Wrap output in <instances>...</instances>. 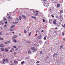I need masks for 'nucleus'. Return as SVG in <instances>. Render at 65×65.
<instances>
[{
  "label": "nucleus",
  "instance_id": "nucleus-58",
  "mask_svg": "<svg viewBox=\"0 0 65 65\" xmlns=\"http://www.w3.org/2000/svg\"><path fill=\"white\" fill-rule=\"evenodd\" d=\"M16 24H17L18 23V22H15V23Z\"/></svg>",
  "mask_w": 65,
  "mask_h": 65
},
{
  "label": "nucleus",
  "instance_id": "nucleus-9",
  "mask_svg": "<svg viewBox=\"0 0 65 65\" xmlns=\"http://www.w3.org/2000/svg\"><path fill=\"white\" fill-rule=\"evenodd\" d=\"M62 27H63V28H64V27H65V23H63L62 25Z\"/></svg>",
  "mask_w": 65,
  "mask_h": 65
},
{
  "label": "nucleus",
  "instance_id": "nucleus-36",
  "mask_svg": "<svg viewBox=\"0 0 65 65\" xmlns=\"http://www.w3.org/2000/svg\"><path fill=\"white\" fill-rule=\"evenodd\" d=\"M60 13H62L63 12V11H62L61 10H60Z\"/></svg>",
  "mask_w": 65,
  "mask_h": 65
},
{
  "label": "nucleus",
  "instance_id": "nucleus-31",
  "mask_svg": "<svg viewBox=\"0 0 65 65\" xmlns=\"http://www.w3.org/2000/svg\"><path fill=\"white\" fill-rule=\"evenodd\" d=\"M62 35L63 36H64V32H62Z\"/></svg>",
  "mask_w": 65,
  "mask_h": 65
},
{
  "label": "nucleus",
  "instance_id": "nucleus-57",
  "mask_svg": "<svg viewBox=\"0 0 65 65\" xmlns=\"http://www.w3.org/2000/svg\"><path fill=\"white\" fill-rule=\"evenodd\" d=\"M43 32V30H42L41 32Z\"/></svg>",
  "mask_w": 65,
  "mask_h": 65
},
{
  "label": "nucleus",
  "instance_id": "nucleus-14",
  "mask_svg": "<svg viewBox=\"0 0 65 65\" xmlns=\"http://www.w3.org/2000/svg\"><path fill=\"white\" fill-rule=\"evenodd\" d=\"M19 20H22V17L21 16H19Z\"/></svg>",
  "mask_w": 65,
  "mask_h": 65
},
{
  "label": "nucleus",
  "instance_id": "nucleus-8",
  "mask_svg": "<svg viewBox=\"0 0 65 65\" xmlns=\"http://www.w3.org/2000/svg\"><path fill=\"white\" fill-rule=\"evenodd\" d=\"M57 7L58 8H59L60 6V4H57Z\"/></svg>",
  "mask_w": 65,
  "mask_h": 65
},
{
  "label": "nucleus",
  "instance_id": "nucleus-37",
  "mask_svg": "<svg viewBox=\"0 0 65 65\" xmlns=\"http://www.w3.org/2000/svg\"><path fill=\"white\" fill-rule=\"evenodd\" d=\"M28 35L29 36H30V35H31V32H30L29 33Z\"/></svg>",
  "mask_w": 65,
  "mask_h": 65
},
{
  "label": "nucleus",
  "instance_id": "nucleus-42",
  "mask_svg": "<svg viewBox=\"0 0 65 65\" xmlns=\"http://www.w3.org/2000/svg\"><path fill=\"white\" fill-rule=\"evenodd\" d=\"M57 55H58V54H55L54 55V56H57Z\"/></svg>",
  "mask_w": 65,
  "mask_h": 65
},
{
  "label": "nucleus",
  "instance_id": "nucleus-24",
  "mask_svg": "<svg viewBox=\"0 0 65 65\" xmlns=\"http://www.w3.org/2000/svg\"><path fill=\"white\" fill-rule=\"evenodd\" d=\"M32 18H34L36 20V17H35L32 16Z\"/></svg>",
  "mask_w": 65,
  "mask_h": 65
},
{
  "label": "nucleus",
  "instance_id": "nucleus-55",
  "mask_svg": "<svg viewBox=\"0 0 65 65\" xmlns=\"http://www.w3.org/2000/svg\"><path fill=\"white\" fill-rule=\"evenodd\" d=\"M13 65V63L11 64H10V65Z\"/></svg>",
  "mask_w": 65,
  "mask_h": 65
},
{
  "label": "nucleus",
  "instance_id": "nucleus-63",
  "mask_svg": "<svg viewBox=\"0 0 65 65\" xmlns=\"http://www.w3.org/2000/svg\"><path fill=\"white\" fill-rule=\"evenodd\" d=\"M36 35H37V34H36Z\"/></svg>",
  "mask_w": 65,
  "mask_h": 65
},
{
  "label": "nucleus",
  "instance_id": "nucleus-53",
  "mask_svg": "<svg viewBox=\"0 0 65 65\" xmlns=\"http://www.w3.org/2000/svg\"><path fill=\"white\" fill-rule=\"evenodd\" d=\"M1 34H2V32H0V35H1Z\"/></svg>",
  "mask_w": 65,
  "mask_h": 65
},
{
  "label": "nucleus",
  "instance_id": "nucleus-16",
  "mask_svg": "<svg viewBox=\"0 0 65 65\" xmlns=\"http://www.w3.org/2000/svg\"><path fill=\"white\" fill-rule=\"evenodd\" d=\"M0 46L1 47H3L4 46V45L3 44H1L0 45Z\"/></svg>",
  "mask_w": 65,
  "mask_h": 65
},
{
  "label": "nucleus",
  "instance_id": "nucleus-51",
  "mask_svg": "<svg viewBox=\"0 0 65 65\" xmlns=\"http://www.w3.org/2000/svg\"><path fill=\"white\" fill-rule=\"evenodd\" d=\"M43 1L44 2H45V1H46V0H43Z\"/></svg>",
  "mask_w": 65,
  "mask_h": 65
},
{
  "label": "nucleus",
  "instance_id": "nucleus-34",
  "mask_svg": "<svg viewBox=\"0 0 65 65\" xmlns=\"http://www.w3.org/2000/svg\"><path fill=\"white\" fill-rule=\"evenodd\" d=\"M28 53L30 54V53H31V51L30 50H29L28 51Z\"/></svg>",
  "mask_w": 65,
  "mask_h": 65
},
{
  "label": "nucleus",
  "instance_id": "nucleus-25",
  "mask_svg": "<svg viewBox=\"0 0 65 65\" xmlns=\"http://www.w3.org/2000/svg\"><path fill=\"white\" fill-rule=\"evenodd\" d=\"M3 62L4 63L5 62V59H3Z\"/></svg>",
  "mask_w": 65,
  "mask_h": 65
},
{
  "label": "nucleus",
  "instance_id": "nucleus-13",
  "mask_svg": "<svg viewBox=\"0 0 65 65\" xmlns=\"http://www.w3.org/2000/svg\"><path fill=\"white\" fill-rule=\"evenodd\" d=\"M46 36H45L44 38H43V39L44 40H46Z\"/></svg>",
  "mask_w": 65,
  "mask_h": 65
},
{
  "label": "nucleus",
  "instance_id": "nucleus-38",
  "mask_svg": "<svg viewBox=\"0 0 65 65\" xmlns=\"http://www.w3.org/2000/svg\"><path fill=\"white\" fill-rule=\"evenodd\" d=\"M43 22H45V20H44V19H43Z\"/></svg>",
  "mask_w": 65,
  "mask_h": 65
},
{
  "label": "nucleus",
  "instance_id": "nucleus-6",
  "mask_svg": "<svg viewBox=\"0 0 65 65\" xmlns=\"http://www.w3.org/2000/svg\"><path fill=\"white\" fill-rule=\"evenodd\" d=\"M10 41H8L7 42H5V44H7V43H10Z\"/></svg>",
  "mask_w": 65,
  "mask_h": 65
},
{
  "label": "nucleus",
  "instance_id": "nucleus-33",
  "mask_svg": "<svg viewBox=\"0 0 65 65\" xmlns=\"http://www.w3.org/2000/svg\"><path fill=\"white\" fill-rule=\"evenodd\" d=\"M42 54V51H41L40 52V54L41 55V54Z\"/></svg>",
  "mask_w": 65,
  "mask_h": 65
},
{
  "label": "nucleus",
  "instance_id": "nucleus-50",
  "mask_svg": "<svg viewBox=\"0 0 65 65\" xmlns=\"http://www.w3.org/2000/svg\"><path fill=\"white\" fill-rule=\"evenodd\" d=\"M6 25H5L4 26V27H6Z\"/></svg>",
  "mask_w": 65,
  "mask_h": 65
},
{
  "label": "nucleus",
  "instance_id": "nucleus-62",
  "mask_svg": "<svg viewBox=\"0 0 65 65\" xmlns=\"http://www.w3.org/2000/svg\"><path fill=\"white\" fill-rule=\"evenodd\" d=\"M27 31H29V29H28Z\"/></svg>",
  "mask_w": 65,
  "mask_h": 65
},
{
  "label": "nucleus",
  "instance_id": "nucleus-56",
  "mask_svg": "<svg viewBox=\"0 0 65 65\" xmlns=\"http://www.w3.org/2000/svg\"><path fill=\"white\" fill-rule=\"evenodd\" d=\"M63 40H64V41H65V38H64L63 39Z\"/></svg>",
  "mask_w": 65,
  "mask_h": 65
},
{
  "label": "nucleus",
  "instance_id": "nucleus-2",
  "mask_svg": "<svg viewBox=\"0 0 65 65\" xmlns=\"http://www.w3.org/2000/svg\"><path fill=\"white\" fill-rule=\"evenodd\" d=\"M53 23L54 25H56L57 24V21L55 20H54Z\"/></svg>",
  "mask_w": 65,
  "mask_h": 65
},
{
  "label": "nucleus",
  "instance_id": "nucleus-60",
  "mask_svg": "<svg viewBox=\"0 0 65 65\" xmlns=\"http://www.w3.org/2000/svg\"><path fill=\"white\" fill-rule=\"evenodd\" d=\"M10 62H11V63H12V61H10Z\"/></svg>",
  "mask_w": 65,
  "mask_h": 65
},
{
  "label": "nucleus",
  "instance_id": "nucleus-43",
  "mask_svg": "<svg viewBox=\"0 0 65 65\" xmlns=\"http://www.w3.org/2000/svg\"><path fill=\"white\" fill-rule=\"evenodd\" d=\"M46 6H48V4L47 5V4H46Z\"/></svg>",
  "mask_w": 65,
  "mask_h": 65
},
{
  "label": "nucleus",
  "instance_id": "nucleus-5",
  "mask_svg": "<svg viewBox=\"0 0 65 65\" xmlns=\"http://www.w3.org/2000/svg\"><path fill=\"white\" fill-rule=\"evenodd\" d=\"M17 35H15L12 38V39H14V38H17Z\"/></svg>",
  "mask_w": 65,
  "mask_h": 65
},
{
  "label": "nucleus",
  "instance_id": "nucleus-46",
  "mask_svg": "<svg viewBox=\"0 0 65 65\" xmlns=\"http://www.w3.org/2000/svg\"><path fill=\"white\" fill-rule=\"evenodd\" d=\"M13 47H14V48H17V47H16V46H13Z\"/></svg>",
  "mask_w": 65,
  "mask_h": 65
},
{
  "label": "nucleus",
  "instance_id": "nucleus-64",
  "mask_svg": "<svg viewBox=\"0 0 65 65\" xmlns=\"http://www.w3.org/2000/svg\"><path fill=\"white\" fill-rule=\"evenodd\" d=\"M37 65H39V64H37Z\"/></svg>",
  "mask_w": 65,
  "mask_h": 65
},
{
  "label": "nucleus",
  "instance_id": "nucleus-26",
  "mask_svg": "<svg viewBox=\"0 0 65 65\" xmlns=\"http://www.w3.org/2000/svg\"><path fill=\"white\" fill-rule=\"evenodd\" d=\"M1 50L2 51H4V48H3L1 49Z\"/></svg>",
  "mask_w": 65,
  "mask_h": 65
},
{
  "label": "nucleus",
  "instance_id": "nucleus-19",
  "mask_svg": "<svg viewBox=\"0 0 65 65\" xmlns=\"http://www.w3.org/2000/svg\"><path fill=\"white\" fill-rule=\"evenodd\" d=\"M22 17L24 18V19H26V17H25V16L22 15Z\"/></svg>",
  "mask_w": 65,
  "mask_h": 65
},
{
  "label": "nucleus",
  "instance_id": "nucleus-4",
  "mask_svg": "<svg viewBox=\"0 0 65 65\" xmlns=\"http://www.w3.org/2000/svg\"><path fill=\"white\" fill-rule=\"evenodd\" d=\"M56 26H57L58 27H59L60 26V22H58L57 23V24H56Z\"/></svg>",
  "mask_w": 65,
  "mask_h": 65
},
{
  "label": "nucleus",
  "instance_id": "nucleus-18",
  "mask_svg": "<svg viewBox=\"0 0 65 65\" xmlns=\"http://www.w3.org/2000/svg\"><path fill=\"white\" fill-rule=\"evenodd\" d=\"M13 42H15L16 43L17 42V40L15 39H14L13 40Z\"/></svg>",
  "mask_w": 65,
  "mask_h": 65
},
{
  "label": "nucleus",
  "instance_id": "nucleus-12",
  "mask_svg": "<svg viewBox=\"0 0 65 65\" xmlns=\"http://www.w3.org/2000/svg\"><path fill=\"white\" fill-rule=\"evenodd\" d=\"M4 22H6L7 21V20L6 18H4Z\"/></svg>",
  "mask_w": 65,
  "mask_h": 65
},
{
  "label": "nucleus",
  "instance_id": "nucleus-15",
  "mask_svg": "<svg viewBox=\"0 0 65 65\" xmlns=\"http://www.w3.org/2000/svg\"><path fill=\"white\" fill-rule=\"evenodd\" d=\"M7 18L8 19H12V18H11L10 17V16H9L7 17Z\"/></svg>",
  "mask_w": 65,
  "mask_h": 65
},
{
  "label": "nucleus",
  "instance_id": "nucleus-3",
  "mask_svg": "<svg viewBox=\"0 0 65 65\" xmlns=\"http://www.w3.org/2000/svg\"><path fill=\"white\" fill-rule=\"evenodd\" d=\"M15 29H9V31H14Z\"/></svg>",
  "mask_w": 65,
  "mask_h": 65
},
{
  "label": "nucleus",
  "instance_id": "nucleus-54",
  "mask_svg": "<svg viewBox=\"0 0 65 65\" xmlns=\"http://www.w3.org/2000/svg\"><path fill=\"white\" fill-rule=\"evenodd\" d=\"M12 33H13V34H14V32H12Z\"/></svg>",
  "mask_w": 65,
  "mask_h": 65
},
{
  "label": "nucleus",
  "instance_id": "nucleus-7",
  "mask_svg": "<svg viewBox=\"0 0 65 65\" xmlns=\"http://www.w3.org/2000/svg\"><path fill=\"white\" fill-rule=\"evenodd\" d=\"M31 49L33 51H34L35 50V48L33 47H32L31 48Z\"/></svg>",
  "mask_w": 65,
  "mask_h": 65
},
{
  "label": "nucleus",
  "instance_id": "nucleus-39",
  "mask_svg": "<svg viewBox=\"0 0 65 65\" xmlns=\"http://www.w3.org/2000/svg\"><path fill=\"white\" fill-rule=\"evenodd\" d=\"M5 24H7V21H5Z\"/></svg>",
  "mask_w": 65,
  "mask_h": 65
},
{
  "label": "nucleus",
  "instance_id": "nucleus-27",
  "mask_svg": "<svg viewBox=\"0 0 65 65\" xmlns=\"http://www.w3.org/2000/svg\"><path fill=\"white\" fill-rule=\"evenodd\" d=\"M5 60L6 62H8V59L6 58V59Z\"/></svg>",
  "mask_w": 65,
  "mask_h": 65
},
{
  "label": "nucleus",
  "instance_id": "nucleus-17",
  "mask_svg": "<svg viewBox=\"0 0 65 65\" xmlns=\"http://www.w3.org/2000/svg\"><path fill=\"white\" fill-rule=\"evenodd\" d=\"M5 50L6 52H8V49H7V48H5Z\"/></svg>",
  "mask_w": 65,
  "mask_h": 65
},
{
  "label": "nucleus",
  "instance_id": "nucleus-52",
  "mask_svg": "<svg viewBox=\"0 0 65 65\" xmlns=\"http://www.w3.org/2000/svg\"><path fill=\"white\" fill-rule=\"evenodd\" d=\"M0 28H1V29L2 28V27H1V26H0Z\"/></svg>",
  "mask_w": 65,
  "mask_h": 65
},
{
  "label": "nucleus",
  "instance_id": "nucleus-23",
  "mask_svg": "<svg viewBox=\"0 0 65 65\" xmlns=\"http://www.w3.org/2000/svg\"><path fill=\"white\" fill-rule=\"evenodd\" d=\"M0 40H3V39L0 37Z\"/></svg>",
  "mask_w": 65,
  "mask_h": 65
},
{
  "label": "nucleus",
  "instance_id": "nucleus-28",
  "mask_svg": "<svg viewBox=\"0 0 65 65\" xmlns=\"http://www.w3.org/2000/svg\"><path fill=\"white\" fill-rule=\"evenodd\" d=\"M23 63H25V62L24 61H23L22 62H21V64H23Z\"/></svg>",
  "mask_w": 65,
  "mask_h": 65
},
{
  "label": "nucleus",
  "instance_id": "nucleus-41",
  "mask_svg": "<svg viewBox=\"0 0 65 65\" xmlns=\"http://www.w3.org/2000/svg\"><path fill=\"white\" fill-rule=\"evenodd\" d=\"M62 16L61 15H60V16H59V18H62Z\"/></svg>",
  "mask_w": 65,
  "mask_h": 65
},
{
  "label": "nucleus",
  "instance_id": "nucleus-21",
  "mask_svg": "<svg viewBox=\"0 0 65 65\" xmlns=\"http://www.w3.org/2000/svg\"><path fill=\"white\" fill-rule=\"evenodd\" d=\"M63 45H61L60 47V49L62 48H63Z\"/></svg>",
  "mask_w": 65,
  "mask_h": 65
},
{
  "label": "nucleus",
  "instance_id": "nucleus-48",
  "mask_svg": "<svg viewBox=\"0 0 65 65\" xmlns=\"http://www.w3.org/2000/svg\"><path fill=\"white\" fill-rule=\"evenodd\" d=\"M34 12L35 13H36V12L35 11H34Z\"/></svg>",
  "mask_w": 65,
  "mask_h": 65
},
{
  "label": "nucleus",
  "instance_id": "nucleus-35",
  "mask_svg": "<svg viewBox=\"0 0 65 65\" xmlns=\"http://www.w3.org/2000/svg\"><path fill=\"white\" fill-rule=\"evenodd\" d=\"M51 16L52 18H54V15H51Z\"/></svg>",
  "mask_w": 65,
  "mask_h": 65
},
{
  "label": "nucleus",
  "instance_id": "nucleus-40",
  "mask_svg": "<svg viewBox=\"0 0 65 65\" xmlns=\"http://www.w3.org/2000/svg\"><path fill=\"white\" fill-rule=\"evenodd\" d=\"M7 15L8 16H9V14L8 13L7 14Z\"/></svg>",
  "mask_w": 65,
  "mask_h": 65
},
{
  "label": "nucleus",
  "instance_id": "nucleus-49",
  "mask_svg": "<svg viewBox=\"0 0 65 65\" xmlns=\"http://www.w3.org/2000/svg\"><path fill=\"white\" fill-rule=\"evenodd\" d=\"M10 52H12V51H11V50H10Z\"/></svg>",
  "mask_w": 65,
  "mask_h": 65
},
{
  "label": "nucleus",
  "instance_id": "nucleus-45",
  "mask_svg": "<svg viewBox=\"0 0 65 65\" xmlns=\"http://www.w3.org/2000/svg\"><path fill=\"white\" fill-rule=\"evenodd\" d=\"M39 61H38L36 62V63H39Z\"/></svg>",
  "mask_w": 65,
  "mask_h": 65
},
{
  "label": "nucleus",
  "instance_id": "nucleus-11",
  "mask_svg": "<svg viewBox=\"0 0 65 65\" xmlns=\"http://www.w3.org/2000/svg\"><path fill=\"white\" fill-rule=\"evenodd\" d=\"M0 25H4V23H3V22L1 21L0 23Z\"/></svg>",
  "mask_w": 65,
  "mask_h": 65
},
{
  "label": "nucleus",
  "instance_id": "nucleus-30",
  "mask_svg": "<svg viewBox=\"0 0 65 65\" xmlns=\"http://www.w3.org/2000/svg\"><path fill=\"white\" fill-rule=\"evenodd\" d=\"M34 15H36V16H37V15H38V13H36V14Z\"/></svg>",
  "mask_w": 65,
  "mask_h": 65
},
{
  "label": "nucleus",
  "instance_id": "nucleus-29",
  "mask_svg": "<svg viewBox=\"0 0 65 65\" xmlns=\"http://www.w3.org/2000/svg\"><path fill=\"white\" fill-rule=\"evenodd\" d=\"M17 61L15 60L14 61V63H17Z\"/></svg>",
  "mask_w": 65,
  "mask_h": 65
},
{
  "label": "nucleus",
  "instance_id": "nucleus-47",
  "mask_svg": "<svg viewBox=\"0 0 65 65\" xmlns=\"http://www.w3.org/2000/svg\"><path fill=\"white\" fill-rule=\"evenodd\" d=\"M55 29H56V30H57V29H58V27L55 28Z\"/></svg>",
  "mask_w": 65,
  "mask_h": 65
},
{
  "label": "nucleus",
  "instance_id": "nucleus-61",
  "mask_svg": "<svg viewBox=\"0 0 65 65\" xmlns=\"http://www.w3.org/2000/svg\"><path fill=\"white\" fill-rule=\"evenodd\" d=\"M36 12H38V11H36Z\"/></svg>",
  "mask_w": 65,
  "mask_h": 65
},
{
  "label": "nucleus",
  "instance_id": "nucleus-32",
  "mask_svg": "<svg viewBox=\"0 0 65 65\" xmlns=\"http://www.w3.org/2000/svg\"><path fill=\"white\" fill-rule=\"evenodd\" d=\"M39 32V30H37V32Z\"/></svg>",
  "mask_w": 65,
  "mask_h": 65
},
{
  "label": "nucleus",
  "instance_id": "nucleus-10",
  "mask_svg": "<svg viewBox=\"0 0 65 65\" xmlns=\"http://www.w3.org/2000/svg\"><path fill=\"white\" fill-rule=\"evenodd\" d=\"M15 25H12V26H11V28H14Z\"/></svg>",
  "mask_w": 65,
  "mask_h": 65
},
{
  "label": "nucleus",
  "instance_id": "nucleus-59",
  "mask_svg": "<svg viewBox=\"0 0 65 65\" xmlns=\"http://www.w3.org/2000/svg\"><path fill=\"white\" fill-rule=\"evenodd\" d=\"M14 54L15 55L16 54V53H14Z\"/></svg>",
  "mask_w": 65,
  "mask_h": 65
},
{
  "label": "nucleus",
  "instance_id": "nucleus-44",
  "mask_svg": "<svg viewBox=\"0 0 65 65\" xmlns=\"http://www.w3.org/2000/svg\"><path fill=\"white\" fill-rule=\"evenodd\" d=\"M16 21H19V19H18V18H17L16 19Z\"/></svg>",
  "mask_w": 65,
  "mask_h": 65
},
{
  "label": "nucleus",
  "instance_id": "nucleus-1",
  "mask_svg": "<svg viewBox=\"0 0 65 65\" xmlns=\"http://www.w3.org/2000/svg\"><path fill=\"white\" fill-rule=\"evenodd\" d=\"M41 37H42V36L41 35L39 36L37 38V39H41Z\"/></svg>",
  "mask_w": 65,
  "mask_h": 65
},
{
  "label": "nucleus",
  "instance_id": "nucleus-20",
  "mask_svg": "<svg viewBox=\"0 0 65 65\" xmlns=\"http://www.w3.org/2000/svg\"><path fill=\"white\" fill-rule=\"evenodd\" d=\"M52 20L50 19L49 20V22H50V23H51H51H52Z\"/></svg>",
  "mask_w": 65,
  "mask_h": 65
},
{
  "label": "nucleus",
  "instance_id": "nucleus-22",
  "mask_svg": "<svg viewBox=\"0 0 65 65\" xmlns=\"http://www.w3.org/2000/svg\"><path fill=\"white\" fill-rule=\"evenodd\" d=\"M24 32L25 33H27V31H26L25 29H24Z\"/></svg>",
  "mask_w": 65,
  "mask_h": 65
}]
</instances>
